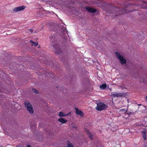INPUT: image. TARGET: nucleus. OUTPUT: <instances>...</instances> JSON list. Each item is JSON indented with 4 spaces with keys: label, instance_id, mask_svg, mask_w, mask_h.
Wrapping results in <instances>:
<instances>
[{
    "label": "nucleus",
    "instance_id": "obj_5",
    "mask_svg": "<svg viewBox=\"0 0 147 147\" xmlns=\"http://www.w3.org/2000/svg\"><path fill=\"white\" fill-rule=\"evenodd\" d=\"M26 7V6L24 5H22L20 6H19L18 7H15L14 8L13 11L15 12H18L19 11H22Z\"/></svg>",
    "mask_w": 147,
    "mask_h": 147
},
{
    "label": "nucleus",
    "instance_id": "obj_1",
    "mask_svg": "<svg viewBox=\"0 0 147 147\" xmlns=\"http://www.w3.org/2000/svg\"><path fill=\"white\" fill-rule=\"evenodd\" d=\"M55 38V34H53V35L50 37V38L52 41L51 46L56 51L55 53L57 54H59L62 51L60 49L59 45L56 41Z\"/></svg>",
    "mask_w": 147,
    "mask_h": 147
},
{
    "label": "nucleus",
    "instance_id": "obj_27",
    "mask_svg": "<svg viewBox=\"0 0 147 147\" xmlns=\"http://www.w3.org/2000/svg\"><path fill=\"white\" fill-rule=\"evenodd\" d=\"M125 105H126L124 104L123 105V107L125 106Z\"/></svg>",
    "mask_w": 147,
    "mask_h": 147
},
{
    "label": "nucleus",
    "instance_id": "obj_14",
    "mask_svg": "<svg viewBox=\"0 0 147 147\" xmlns=\"http://www.w3.org/2000/svg\"><path fill=\"white\" fill-rule=\"evenodd\" d=\"M30 42L31 43V45L32 46L36 47L38 45V42H34L32 40H30Z\"/></svg>",
    "mask_w": 147,
    "mask_h": 147
},
{
    "label": "nucleus",
    "instance_id": "obj_11",
    "mask_svg": "<svg viewBox=\"0 0 147 147\" xmlns=\"http://www.w3.org/2000/svg\"><path fill=\"white\" fill-rule=\"evenodd\" d=\"M85 131H86V132H87L90 139L91 140H92V139H93L92 136V134H91V133L89 132V131H88V129H86Z\"/></svg>",
    "mask_w": 147,
    "mask_h": 147
},
{
    "label": "nucleus",
    "instance_id": "obj_3",
    "mask_svg": "<svg viewBox=\"0 0 147 147\" xmlns=\"http://www.w3.org/2000/svg\"><path fill=\"white\" fill-rule=\"evenodd\" d=\"M108 106L104 103L100 102L97 104L96 109L98 111H100L106 110Z\"/></svg>",
    "mask_w": 147,
    "mask_h": 147
},
{
    "label": "nucleus",
    "instance_id": "obj_4",
    "mask_svg": "<svg viewBox=\"0 0 147 147\" xmlns=\"http://www.w3.org/2000/svg\"><path fill=\"white\" fill-rule=\"evenodd\" d=\"M24 104L30 113L32 114L33 113L34 111L32 106L29 102L28 101H25L24 102Z\"/></svg>",
    "mask_w": 147,
    "mask_h": 147
},
{
    "label": "nucleus",
    "instance_id": "obj_25",
    "mask_svg": "<svg viewBox=\"0 0 147 147\" xmlns=\"http://www.w3.org/2000/svg\"><path fill=\"white\" fill-rule=\"evenodd\" d=\"M27 147H31V146L30 145H28Z\"/></svg>",
    "mask_w": 147,
    "mask_h": 147
},
{
    "label": "nucleus",
    "instance_id": "obj_19",
    "mask_svg": "<svg viewBox=\"0 0 147 147\" xmlns=\"http://www.w3.org/2000/svg\"><path fill=\"white\" fill-rule=\"evenodd\" d=\"M67 147H74V146L71 143H68Z\"/></svg>",
    "mask_w": 147,
    "mask_h": 147
},
{
    "label": "nucleus",
    "instance_id": "obj_28",
    "mask_svg": "<svg viewBox=\"0 0 147 147\" xmlns=\"http://www.w3.org/2000/svg\"><path fill=\"white\" fill-rule=\"evenodd\" d=\"M57 88H58V86H57Z\"/></svg>",
    "mask_w": 147,
    "mask_h": 147
},
{
    "label": "nucleus",
    "instance_id": "obj_23",
    "mask_svg": "<svg viewBox=\"0 0 147 147\" xmlns=\"http://www.w3.org/2000/svg\"><path fill=\"white\" fill-rule=\"evenodd\" d=\"M67 57H65H65H64L63 56L62 57V59H63V60H64H64H67Z\"/></svg>",
    "mask_w": 147,
    "mask_h": 147
},
{
    "label": "nucleus",
    "instance_id": "obj_30",
    "mask_svg": "<svg viewBox=\"0 0 147 147\" xmlns=\"http://www.w3.org/2000/svg\"><path fill=\"white\" fill-rule=\"evenodd\" d=\"M39 61L40 62V61L39 60Z\"/></svg>",
    "mask_w": 147,
    "mask_h": 147
},
{
    "label": "nucleus",
    "instance_id": "obj_15",
    "mask_svg": "<svg viewBox=\"0 0 147 147\" xmlns=\"http://www.w3.org/2000/svg\"><path fill=\"white\" fill-rule=\"evenodd\" d=\"M111 95L113 97H119V94L115 92L112 94Z\"/></svg>",
    "mask_w": 147,
    "mask_h": 147
},
{
    "label": "nucleus",
    "instance_id": "obj_24",
    "mask_svg": "<svg viewBox=\"0 0 147 147\" xmlns=\"http://www.w3.org/2000/svg\"><path fill=\"white\" fill-rule=\"evenodd\" d=\"M29 30H30L31 33H32L33 31V30L32 29H29Z\"/></svg>",
    "mask_w": 147,
    "mask_h": 147
},
{
    "label": "nucleus",
    "instance_id": "obj_2",
    "mask_svg": "<svg viewBox=\"0 0 147 147\" xmlns=\"http://www.w3.org/2000/svg\"><path fill=\"white\" fill-rule=\"evenodd\" d=\"M3 57V58L2 57H0V61H1V63L6 64H11L12 63H11V59L10 57L8 55H4Z\"/></svg>",
    "mask_w": 147,
    "mask_h": 147
},
{
    "label": "nucleus",
    "instance_id": "obj_6",
    "mask_svg": "<svg viewBox=\"0 0 147 147\" xmlns=\"http://www.w3.org/2000/svg\"><path fill=\"white\" fill-rule=\"evenodd\" d=\"M75 109L76 110V113L79 115H80L81 117H83L84 116V114L82 112L79 110V109L76 107L75 108Z\"/></svg>",
    "mask_w": 147,
    "mask_h": 147
},
{
    "label": "nucleus",
    "instance_id": "obj_20",
    "mask_svg": "<svg viewBox=\"0 0 147 147\" xmlns=\"http://www.w3.org/2000/svg\"><path fill=\"white\" fill-rule=\"evenodd\" d=\"M32 90L35 93H36V94L38 93V90L36 89H33Z\"/></svg>",
    "mask_w": 147,
    "mask_h": 147
},
{
    "label": "nucleus",
    "instance_id": "obj_26",
    "mask_svg": "<svg viewBox=\"0 0 147 147\" xmlns=\"http://www.w3.org/2000/svg\"><path fill=\"white\" fill-rule=\"evenodd\" d=\"M131 114V113L130 112L129 113H128V114L129 115H130Z\"/></svg>",
    "mask_w": 147,
    "mask_h": 147
},
{
    "label": "nucleus",
    "instance_id": "obj_7",
    "mask_svg": "<svg viewBox=\"0 0 147 147\" xmlns=\"http://www.w3.org/2000/svg\"><path fill=\"white\" fill-rule=\"evenodd\" d=\"M86 10L91 13H94L96 12V11L95 9L89 7H86Z\"/></svg>",
    "mask_w": 147,
    "mask_h": 147
},
{
    "label": "nucleus",
    "instance_id": "obj_21",
    "mask_svg": "<svg viewBox=\"0 0 147 147\" xmlns=\"http://www.w3.org/2000/svg\"><path fill=\"white\" fill-rule=\"evenodd\" d=\"M143 138L144 140H146V135L145 133L143 134Z\"/></svg>",
    "mask_w": 147,
    "mask_h": 147
},
{
    "label": "nucleus",
    "instance_id": "obj_9",
    "mask_svg": "<svg viewBox=\"0 0 147 147\" xmlns=\"http://www.w3.org/2000/svg\"><path fill=\"white\" fill-rule=\"evenodd\" d=\"M126 110L125 109H120V116L121 115V116L123 117H124V115H126Z\"/></svg>",
    "mask_w": 147,
    "mask_h": 147
},
{
    "label": "nucleus",
    "instance_id": "obj_16",
    "mask_svg": "<svg viewBox=\"0 0 147 147\" xmlns=\"http://www.w3.org/2000/svg\"><path fill=\"white\" fill-rule=\"evenodd\" d=\"M68 114L65 115L64 113L62 112H60L59 114V116L60 117H64L67 116Z\"/></svg>",
    "mask_w": 147,
    "mask_h": 147
},
{
    "label": "nucleus",
    "instance_id": "obj_17",
    "mask_svg": "<svg viewBox=\"0 0 147 147\" xmlns=\"http://www.w3.org/2000/svg\"><path fill=\"white\" fill-rule=\"evenodd\" d=\"M107 87V85L106 84H104L100 86V88L101 89H104Z\"/></svg>",
    "mask_w": 147,
    "mask_h": 147
},
{
    "label": "nucleus",
    "instance_id": "obj_13",
    "mask_svg": "<svg viewBox=\"0 0 147 147\" xmlns=\"http://www.w3.org/2000/svg\"><path fill=\"white\" fill-rule=\"evenodd\" d=\"M116 10H118L117 11V12L115 13V15H114V18H117V16H118L119 15V8H116Z\"/></svg>",
    "mask_w": 147,
    "mask_h": 147
},
{
    "label": "nucleus",
    "instance_id": "obj_12",
    "mask_svg": "<svg viewBox=\"0 0 147 147\" xmlns=\"http://www.w3.org/2000/svg\"><path fill=\"white\" fill-rule=\"evenodd\" d=\"M58 121L61 122L62 124L65 123L67 121V120L65 119H64L62 118L59 119H58Z\"/></svg>",
    "mask_w": 147,
    "mask_h": 147
},
{
    "label": "nucleus",
    "instance_id": "obj_18",
    "mask_svg": "<svg viewBox=\"0 0 147 147\" xmlns=\"http://www.w3.org/2000/svg\"><path fill=\"white\" fill-rule=\"evenodd\" d=\"M115 54L117 56V58L119 59V53L117 52H115Z\"/></svg>",
    "mask_w": 147,
    "mask_h": 147
},
{
    "label": "nucleus",
    "instance_id": "obj_22",
    "mask_svg": "<svg viewBox=\"0 0 147 147\" xmlns=\"http://www.w3.org/2000/svg\"><path fill=\"white\" fill-rule=\"evenodd\" d=\"M22 57H22L21 56H19L18 57V59H22L23 58Z\"/></svg>",
    "mask_w": 147,
    "mask_h": 147
},
{
    "label": "nucleus",
    "instance_id": "obj_10",
    "mask_svg": "<svg viewBox=\"0 0 147 147\" xmlns=\"http://www.w3.org/2000/svg\"><path fill=\"white\" fill-rule=\"evenodd\" d=\"M127 95V94L126 93H120V99L122 98H121V97H123V98H124V100H125L126 101L127 100V99L126 98V97H125V96Z\"/></svg>",
    "mask_w": 147,
    "mask_h": 147
},
{
    "label": "nucleus",
    "instance_id": "obj_29",
    "mask_svg": "<svg viewBox=\"0 0 147 147\" xmlns=\"http://www.w3.org/2000/svg\"><path fill=\"white\" fill-rule=\"evenodd\" d=\"M73 8H74V7H72V9H73Z\"/></svg>",
    "mask_w": 147,
    "mask_h": 147
},
{
    "label": "nucleus",
    "instance_id": "obj_8",
    "mask_svg": "<svg viewBox=\"0 0 147 147\" xmlns=\"http://www.w3.org/2000/svg\"><path fill=\"white\" fill-rule=\"evenodd\" d=\"M126 61L125 59H124L123 56L120 54V63L121 64H126Z\"/></svg>",
    "mask_w": 147,
    "mask_h": 147
}]
</instances>
